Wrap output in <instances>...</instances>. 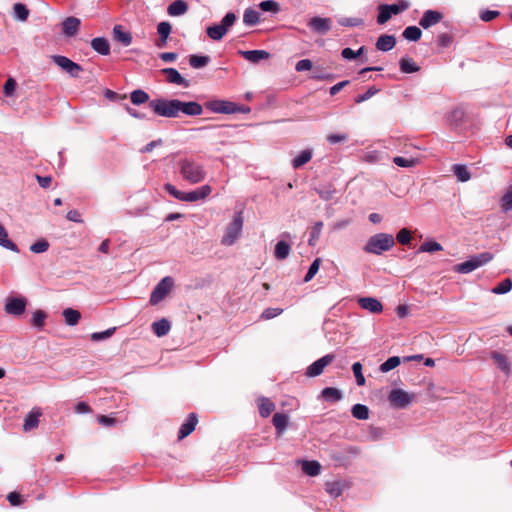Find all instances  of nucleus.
<instances>
[{
    "mask_svg": "<svg viewBox=\"0 0 512 512\" xmlns=\"http://www.w3.org/2000/svg\"><path fill=\"white\" fill-rule=\"evenodd\" d=\"M178 167L182 178L191 184L200 183L206 178L204 165L193 158L181 159Z\"/></svg>",
    "mask_w": 512,
    "mask_h": 512,
    "instance_id": "nucleus-1",
    "label": "nucleus"
},
{
    "mask_svg": "<svg viewBox=\"0 0 512 512\" xmlns=\"http://www.w3.org/2000/svg\"><path fill=\"white\" fill-rule=\"evenodd\" d=\"M395 245L393 235L388 233H377L372 235L363 247L366 253L381 255L389 251Z\"/></svg>",
    "mask_w": 512,
    "mask_h": 512,
    "instance_id": "nucleus-2",
    "label": "nucleus"
},
{
    "mask_svg": "<svg viewBox=\"0 0 512 512\" xmlns=\"http://www.w3.org/2000/svg\"><path fill=\"white\" fill-rule=\"evenodd\" d=\"M152 111L161 117H178V99L157 98L149 101Z\"/></svg>",
    "mask_w": 512,
    "mask_h": 512,
    "instance_id": "nucleus-3",
    "label": "nucleus"
},
{
    "mask_svg": "<svg viewBox=\"0 0 512 512\" xmlns=\"http://www.w3.org/2000/svg\"><path fill=\"white\" fill-rule=\"evenodd\" d=\"M493 259V254L490 252H483L471 256L466 261L454 266V271L460 274H468L472 271L484 266Z\"/></svg>",
    "mask_w": 512,
    "mask_h": 512,
    "instance_id": "nucleus-4",
    "label": "nucleus"
},
{
    "mask_svg": "<svg viewBox=\"0 0 512 512\" xmlns=\"http://www.w3.org/2000/svg\"><path fill=\"white\" fill-rule=\"evenodd\" d=\"M243 223V211L240 210L234 214L232 221L228 224L221 243L226 246L233 245L242 233Z\"/></svg>",
    "mask_w": 512,
    "mask_h": 512,
    "instance_id": "nucleus-5",
    "label": "nucleus"
},
{
    "mask_svg": "<svg viewBox=\"0 0 512 512\" xmlns=\"http://www.w3.org/2000/svg\"><path fill=\"white\" fill-rule=\"evenodd\" d=\"M415 399V394L408 393L407 391L394 388L388 395V401L390 405L395 409L407 408Z\"/></svg>",
    "mask_w": 512,
    "mask_h": 512,
    "instance_id": "nucleus-6",
    "label": "nucleus"
},
{
    "mask_svg": "<svg viewBox=\"0 0 512 512\" xmlns=\"http://www.w3.org/2000/svg\"><path fill=\"white\" fill-rule=\"evenodd\" d=\"M174 285V280L170 276L162 278L154 287L150 295V304L156 305L162 301L171 291Z\"/></svg>",
    "mask_w": 512,
    "mask_h": 512,
    "instance_id": "nucleus-7",
    "label": "nucleus"
},
{
    "mask_svg": "<svg viewBox=\"0 0 512 512\" xmlns=\"http://www.w3.org/2000/svg\"><path fill=\"white\" fill-rule=\"evenodd\" d=\"M52 61L60 67L63 71L69 74L70 77L77 78L83 71V68L78 63L72 61L63 55H52Z\"/></svg>",
    "mask_w": 512,
    "mask_h": 512,
    "instance_id": "nucleus-8",
    "label": "nucleus"
},
{
    "mask_svg": "<svg viewBox=\"0 0 512 512\" xmlns=\"http://www.w3.org/2000/svg\"><path fill=\"white\" fill-rule=\"evenodd\" d=\"M27 306V299L23 296L19 297H8L6 299L4 310L8 315H12L15 317L21 316L24 314Z\"/></svg>",
    "mask_w": 512,
    "mask_h": 512,
    "instance_id": "nucleus-9",
    "label": "nucleus"
},
{
    "mask_svg": "<svg viewBox=\"0 0 512 512\" xmlns=\"http://www.w3.org/2000/svg\"><path fill=\"white\" fill-rule=\"evenodd\" d=\"M205 107L213 113L235 114L234 102L228 100H210L205 103Z\"/></svg>",
    "mask_w": 512,
    "mask_h": 512,
    "instance_id": "nucleus-10",
    "label": "nucleus"
},
{
    "mask_svg": "<svg viewBox=\"0 0 512 512\" xmlns=\"http://www.w3.org/2000/svg\"><path fill=\"white\" fill-rule=\"evenodd\" d=\"M334 359L333 354H327L320 359L313 362L311 365L308 366L306 370V375L308 377H316L322 374L324 368L329 365Z\"/></svg>",
    "mask_w": 512,
    "mask_h": 512,
    "instance_id": "nucleus-11",
    "label": "nucleus"
},
{
    "mask_svg": "<svg viewBox=\"0 0 512 512\" xmlns=\"http://www.w3.org/2000/svg\"><path fill=\"white\" fill-rule=\"evenodd\" d=\"M308 26L316 33L326 34L332 28V21L330 18L316 16L309 20Z\"/></svg>",
    "mask_w": 512,
    "mask_h": 512,
    "instance_id": "nucleus-12",
    "label": "nucleus"
},
{
    "mask_svg": "<svg viewBox=\"0 0 512 512\" xmlns=\"http://www.w3.org/2000/svg\"><path fill=\"white\" fill-rule=\"evenodd\" d=\"M443 19V14L437 10H426L419 20V25L423 29H428L438 24Z\"/></svg>",
    "mask_w": 512,
    "mask_h": 512,
    "instance_id": "nucleus-13",
    "label": "nucleus"
},
{
    "mask_svg": "<svg viewBox=\"0 0 512 512\" xmlns=\"http://www.w3.org/2000/svg\"><path fill=\"white\" fill-rule=\"evenodd\" d=\"M212 192V188L210 185H203L193 191L184 192V202H196L199 200H204L207 198Z\"/></svg>",
    "mask_w": 512,
    "mask_h": 512,
    "instance_id": "nucleus-14",
    "label": "nucleus"
},
{
    "mask_svg": "<svg viewBox=\"0 0 512 512\" xmlns=\"http://www.w3.org/2000/svg\"><path fill=\"white\" fill-rule=\"evenodd\" d=\"M203 112L201 104L195 101L183 102L178 100V116L183 113L188 116H199Z\"/></svg>",
    "mask_w": 512,
    "mask_h": 512,
    "instance_id": "nucleus-15",
    "label": "nucleus"
},
{
    "mask_svg": "<svg viewBox=\"0 0 512 512\" xmlns=\"http://www.w3.org/2000/svg\"><path fill=\"white\" fill-rule=\"evenodd\" d=\"M197 422V415L195 413H190L184 423L180 426L178 439L182 440L190 435L194 431Z\"/></svg>",
    "mask_w": 512,
    "mask_h": 512,
    "instance_id": "nucleus-16",
    "label": "nucleus"
},
{
    "mask_svg": "<svg viewBox=\"0 0 512 512\" xmlns=\"http://www.w3.org/2000/svg\"><path fill=\"white\" fill-rule=\"evenodd\" d=\"M166 75L168 83L177 84L185 88L189 87V82L175 68H164L161 70Z\"/></svg>",
    "mask_w": 512,
    "mask_h": 512,
    "instance_id": "nucleus-17",
    "label": "nucleus"
},
{
    "mask_svg": "<svg viewBox=\"0 0 512 512\" xmlns=\"http://www.w3.org/2000/svg\"><path fill=\"white\" fill-rule=\"evenodd\" d=\"M238 54H240L245 60L251 63H258L270 57L269 52L265 50H240L238 51Z\"/></svg>",
    "mask_w": 512,
    "mask_h": 512,
    "instance_id": "nucleus-18",
    "label": "nucleus"
},
{
    "mask_svg": "<svg viewBox=\"0 0 512 512\" xmlns=\"http://www.w3.org/2000/svg\"><path fill=\"white\" fill-rule=\"evenodd\" d=\"M80 25H81V21L79 18L74 17V16L67 17L62 22L63 33L67 37H72L78 32Z\"/></svg>",
    "mask_w": 512,
    "mask_h": 512,
    "instance_id": "nucleus-19",
    "label": "nucleus"
},
{
    "mask_svg": "<svg viewBox=\"0 0 512 512\" xmlns=\"http://www.w3.org/2000/svg\"><path fill=\"white\" fill-rule=\"evenodd\" d=\"M361 308L372 313H380L383 310L382 303L373 297H362L358 301Z\"/></svg>",
    "mask_w": 512,
    "mask_h": 512,
    "instance_id": "nucleus-20",
    "label": "nucleus"
},
{
    "mask_svg": "<svg viewBox=\"0 0 512 512\" xmlns=\"http://www.w3.org/2000/svg\"><path fill=\"white\" fill-rule=\"evenodd\" d=\"M42 415L40 408H33L25 417L23 429L28 432L36 428L39 424V418Z\"/></svg>",
    "mask_w": 512,
    "mask_h": 512,
    "instance_id": "nucleus-21",
    "label": "nucleus"
},
{
    "mask_svg": "<svg viewBox=\"0 0 512 512\" xmlns=\"http://www.w3.org/2000/svg\"><path fill=\"white\" fill-rule=\"evenodd\" d=\"M92 49L100 55L110 54V43L105 37H96L91 40Z\"/></svg>",
    "mask_w": 512,
    "mask_h": 512,
    "instance_id": "nucleus-22",
    "label": "nucleus"
},
{
    "mask_svg": "<svg viewBox=\"0 0 512 512\" xmlns=\"http://www.w3.org/2000/svg\"><path fill=\"white\" fill-rule=\"evenodd\" d=\"M395 45H396L395 37L392 35H386V34L381 35L375 44L377 50L383 51V52L392 50L395 47Z\"/></svg>",
    "mask_w": 512,
    "mask_h": 512,
    "instance_id": "nucleus-23",
    "label": "nucleus"
},
{
    "mask_svg": "<svg viewBox=\"0 0 512 512\" xmlns=\"http://www.w3.org/2000/svg\"><path fill=\"white\" fill-rule=\"evenodd\" d=\"M114 40L122 43L124 46H129L132 43V35L130 32L125 31L121 25H115L113 28Z\"/></svg>",
    "mask_w": 512,
    "mask_h": 512,
    "instance_id": "nucleus-24",
    "label": "nucleus"
},
{
    "mask_svg": "<svg viewBox=\"0 0 512 512\" xmlns=\"http://www.w3.org/2000/svg\"><path fill=\"white\" fill-rule=\"evenodd\" d=\"M188 9L187 2L184 0H175L168 6L167 12L170 16H181L185 14Z\"/></svg>",
    "mask_w": 512,
    "mask_h": 512,
    "instance_id": "nucleus-25",
    "label": "nucleus"
},
{
    "mask_svg": "<svg viewBox=\"0 0 512 512\" xmlns=\"http://www.w3.org/2000/svg\"><path fill=\"white\" fill-rule=\"evenodd\" d=\"M289 418L284 413H275L272 418V423L278 435H281L287 428Z\"/></svg>",
    "mask_w": 512,
    "mask_h": 512,
    "instance_id": "nucleus-26",
    "label": "nucleus"
},
{
    "mask_svg": "<svg viewBox=\"0 0 512 512\" xmlns=\"http://www.w3.org/2000/svg\"><path fill=\"white\" fill-rule=\"evenodd\" d=\"M0 246L13 251L15 253H19L18 246L8 238V232L5 227L0 223Z\"/></svg>",
    "mask_w": 512,
    "mask_h": 512,
    "instance_id": "nucleus-27",
    "label": "nucleus"
},
{
    "mask_svg": "<svg viewBox=\"0 0 512 512\" xmlns=\"http://www.w3.org/2000/svg\"><path fill=\"white\" fill-rule=\"evenodd\" d=\"M170 328V322L165 318L155 321L152 324V331L158 337H163L167 335L168 332L170 331Z\"/></svg>",
    "mask_w": 512,
    "mask_h": 512,
    "instance_id": "nucleus-28",
    "label": "nucleus"
},
{
    "mask_svg": "<svg viewBox=\"0 0 512 512\" xmlns=\"http://www.w3.org/2000/svg\"><path fill=\"white\" fill-rule=\"evenodd\" d=\"M313 152L312 149L302 150L295 158L292 160V167L294 169H298L308 163L312 158Z\"/></svg>",
    "mask_w": 512,
    "mask_h": 512,
    "instance_id": "nucleus-29",
    "label": "nucleus"
},
{
    "mask_svg": "<svg viewBox=\"0 0 512 512\" xmlns=\"http://www.w3.org/2000/svg\"><path fill=\"white\" fill-rule=\"evenodd\" d=\"M400 71L405 74L415 73L420 70L419 65L409 57H402L399 61Z\"/></svg>",
    "mask_w": 512,
    "mask_h": 512,
    "instance_id": "nucleus-30",
    "label": "nucleus"
},
{
    "mask_svg": "<svg viewBox=\"0 0 512 512\" xmlns=\"http://www.w3.org/2000/svg\"><path fill=\"white\" fill-rule=\"evenodd\" d=\"M259 414L261 417L266 418L268 417L275 409V404L266 397H261L259 399Z\"/></svg>",
    "mask_w": 512,
    "mask_h": 512,
    "instance_id": "nucleus-31",
    "label": "nucleus"
},
{
    "mask_svg": "<svg viewBox=\"0 0 512 512\" xmlns=\"http://www.w3.org/2000/svg\"><path fill=\"white\" fill-rule=\"evenodd\" d=\"M211 61V58L207 55L192 54L189 56V64L194 69H201L207 66Z\"/></svg>",
    "mask_w": 512,
    "mask_h": 512,
    "instance_id": "nucleus-32",
    "label": "nucleus"
},
{
    "mask_svg": "<svg viewBox=\"0 0 512 512\" xmlns=\"http://www.w3.org/2000/svg\"><path fill=\"white\" fill-rule=\"evenodd\" d=\"M291 251V246L285 241H279L275 245L274 256L278 260L286 259Z\"/></svg>",
    "mask_w": 512,
    "mask_h": 512,
    "instance_id": "nucleus-33",
    "label": "nucleus"
},
{
    "mask_svg": "<svg viewBox=\"0 0 512 512\" xmlns=\"http://www.w3.org/2000/svg\"><path fill=\"white\" fill-rule=\"evenodd\" d=\"M452 172L460 182H467L471 178V173L464 164H454L452 166Z\"/></svg>",
    "mask_w": 512,
    "mask_h": 512,
    "instance_id": "nucleus-34",
    "label": "nucleus"
},
{
    "mask_svg": "<svg viewBox=\"0 0 512 512\" xmlns=\"http://www.w3.org/2000/svg\"><path fill=\"white\" fill-rule=\"evenodd\" d=\"M302 471L308 476H317L321 471V465L318 461L305 460L302 462Z\"/></svg>",
    "mask_w": 512,
    "mask_h": 512,
    "instance_id": "nucleus-35",
    "label": "nucleus"
},
{
    "mask_svg": "<svg viewBox=\"0 0 512 512\" xmlns=\"http://www.w3.org/2000/svg\"><path fill=\"white\" fill-rule=\"evenodd\" d=\"M466 113L462 107L454 108L448 115V121L450 124L458 126L465 120Z\"/></svg>",
    "mask_w": 512,
    "mask_h": 512,
    "instance_id": "nucleus-36",
    "label": "nucleus"
},
{
    "mask_svg": "<svg viewBox=\"0 0 512 512\" xmlns=\"http://www.w3.org/2000/svg\"><path fill=\"white\" fill-rule=\"evenodd\" d=\"M260 20V13L253 9V8H247L244 11L243 14V23L247 26H254L259 23Z\"/></svg>",
    "mask_w": 512,
    "mask_h": 512,
    "instance_id": "nucleus-37",
    "label": "nucleus"
},
{
    "mask_svg": "<svg viewBox=\"0 0 512 512\" xmlns=\"http://www.w3.org/2000/svg\"><path fill=\"white\" fill-rule=\"evenodd\" d=\"M321 395L328 402H337L342 399V392L334 387L324 388Z\"/></svg>",
    "mask_w": 512,
    "mask_h": 512,
    "instance_id": "nucleus-38",
    "label": "nucleus"
},
{
    "mask_svg": "<svg viewBox=\"0 0 512 512\" xmlns=\"http://www.w3.org/2000/svg\"><path fill=\"white\" fill-rule=\"evenodd\" d=\"M206 32L207 35L215 41L221 40L227 33L226 29H224V27H222L220 24L209 26Z\"/></svg>",
    "mask_w": 512,
    "mask_h": 512,
    "instance_id": "nucleus-39",
    "label": "nucleus"
},
{
    "mask_svg": "<svg viewBox=\"0 0 512 512\" xmlns=\"http://www.w3.org/2000/svg\"><path fill=\"white\" fill-rule=\"evenodd\" d=\"M491 358L501 371L508 372L510 370V365L505 355L495 351L491 354Z\"/></svg>",
    "mask_w": 512,
    "mask_h": 512,
    "instance_id": "nucleus-40",
    "label": "nucleus"
},
{
    "mask_svg": "<svg viewBox=\"0 0 512 512\" xmlns=\"http://www.w3.org/2000/svg\"><path fill=\"white\" fill-rule=\"evenodd\" d=\"M63 316H64L66 324L69 326L76 325L81 318L80 312L78 310H75L72 308L65 309L63 311Z\"/></svg>",
    "mask_w": 512,
    "mask_h": 512,
    "instance_id": "nucleus-41",
    "label": "nucleus"
},
{
    "mask_svg": "<svg viewBox=\"0 0 512 512\" xmlns=\"http://www.w3.org/2000/svg\"><path fill=\"white\" fill-rule=\"evenodd\" d=\"M130 99H131V102L134 105H141V104H144L146 102L149 103V95H148V93L145 92L144 90H141V89H137V90L132 91L131 94H130Z\"/></svg>",
    "mask_w": 512,
    "mask_h": 512,
    "instance_id": "nucleus-42",
    "label": "nucleus"
},
{
    "mask_svg": "<svg viewBox=\"0 0 512 512\" xmlns=\"http://www.w3.org/2000/svg\"><path fill=\"white\" fill-rule=\"evenodd\" d=\"M402 35L408 41H418L422 36V31L417 26H408Z\"/></svg>",
    "mask_w": 512,
    "mask_h": 512,
    "instance_id": "nucleus-43",
    "label": "nucleus"
},
{
    "mask_svg": "<svg viewBox=\"0 0 512 512\" xmlns=\"http://www.w3.org/2000/svg\"><path fill=\"white\" fill-rule=\"evenodd\" d=\"M409 6L410 3L407 0H399L398 3L395 4H386L387 10H389L391 16L406 11Z\"/></svg>",
    "mask_w": 512,
    "mask_h": 512,
    "instance_id": "nucleus-44",
    "label": "nucleus"
},
{
    "mask_svg": "<svg viewBox=\"0 0 512 512\" xmlns=\"http://www.w3.org/2000/svg\"><path fill=\"white\" fill-rule=\"evenodd\" d=\"M352 416L359 420H366L369 418V409L366 405L355 404L351 410Z\"/></svg>",
    "mask_w": 512,
    "mask_h": 512,
    "instance_id": "nucleus-45",
    "label": "nucleus"
},
{
    "mask_svg": "<svg viewBox=\"0 0 512 512\" xmlns=\"http://www.w3.org/2000/svg\"><path fill=\"white\" fill-rule=\"evenodd\" d=\"M344 489V484L339 481L327 482L326 483V491L328 494L334 498L339 497Z\"/></svg>",
    "mask_w": 512,
    "mask_h": 512,
    "instance_id": "nucleus-46",
    "label": "nucleus"
},
{
    "mask_svg": "<svg viewBox=\"0 0 512 512\" xmlns=\"http://www.w3.org/2000/svg\"><path fill=\"white\" fill-rule=\"evenodd\" d=\"M171 24L169 22L163 21L160 22L157 26V32L159 35V40L163 42V44L167 43V39L171 33Z\"/></svg>",
    "mask_w": 512,
    "mask_h": 512,
    "instance_id": "nucleus-47",
    "label": "nucleus"
},
{
    "mask_svg": "<svg viewBox=\"0 0 512 512\" xmlns=\"http://www.w3.org/2000/svg\"><path fill=\"white\" fill-rule=\"evenodd\" d=\"M322 228H323V222L322 221H318V222H316L313 225V227L311 229V232H310L309 239H308V245L309 246H315L316 245V243L318 242V240L320 238Z\"/></svg>",
    "mask_w": 512,
    "mask_h": 512,
    "instance_id": "nucleus-48",
    "label": "nucleus"
},
{
    "mask_svg": "<svg viewBox=\"0 0 512 512\" xmlns=\"http://www.w3.org/2000/svg\"><path fill=\"white\" fill-rule=\"evenodd\" d=\"M47 313L43 310H36L32 314L31 324L38 329H42L45 325Z\"/></svg>",
    "mask_w": 512,
    "mask_h": 512,
    "instance_id": "nucleus-49",
    "label": "nucleus"
},
{
    "mask_svg": "<svg viewBox=\"0 0 512 512\" xmlns=\"http://www.w3.org/2000/svg\"><path fill=\"white\" fill-rule=\"evenodd\" d=\"M400 363H401L400 357L392 356V357H389L385 362H383L380 365L379 370L382 373H387V372L393 370L394 368L398 367L400 365Z\"/></svg>",
    "mask_w": 512,
    "mask_h": 512,
    "instance_id": "nucleus-50",
    "label": "nucleus"
},
{
    "mask_svg": "<svg viewBox=\"0 0 512 512\" xmlns=\"http://www.w3.org/2000/svg\"><path fill=\"white\" fill-rule=\"evenodd\" d=\"M14 17L19 21H26L29 16L28 8L22 3H16L13 6Z\"/></svg>",
    "mask_w": 512,
    "mask_h": 512,
    "instance_id": "nucleus-51",
    "label": "nucleus"
},
{
    "mask_svg": "<svg viewBox=\"0 0 512 512\" xmlns=\"http://www.w3.org/2000/svg\"><path fill=\"white\" fill-rule=\"evenodd\" d=\"M512 289V280L510 278H506L502 280L499 284H497L494 288H492V293L494 294H505Z\"/></svg>",
    "mask_w": 512,
    "mask_h": 512,
    "instance_id": "nucleus-52",
    "label": "nucleus"
},
{
    "mask_svg": "<svg viewBox=\"0 0 512 512\" xmlns=\"http://www.w3.org/2000/svg\"><path fill=\"white\" fill-rule=\"evenodd\" d=\"M442 249H443V247L441 246L440 243L430 240V241H425L424 243H422L421 246L419 247L418 252L433 253L436 251H441Z\"/></svg>",
    "mask_w": 512,
    "mask_h": 512,
    "instance_id": "nucleus-53",
    "label": "nucleus"
},
{
    "mask_svg": "<svg viewBox=\"0 0 512 512\" xmlns=\"http://www.w3.org/2000/svg\"><path fill=\"white\" fill-rule=\"evenodd\" d=\"M259 8L264 12L278 13L280 11V5L274 0H265L259 4Z\"/></svg>",
    "mask_w": 512,
    "mask_h": 512,
    "instance_id": "nucleus-54",
    "label": "nucleus"
},
{
    "mask_svg": "<svg viewBox=\"0 0 512 512\" xmlns=\"http://www.w3.org/2000/svg\"><path fill=\"white\" fill-rule=\"evenodd\" d=\"M393 163L399 167L410 168L416 165L417 160L414 158L396 156L393 158Z\"/></svg>",
    "mask_w": 512,
    "mask_h": 512,
    "instance_id": "nucleus-55",
    "label": "nucleus"
},
{
    "mask_svg": "<svg viewBox=\"0 0 512 512\" xmlns=\"http://www.w3.org/2000/svg\"><path fill=\"white\" fill-rule=\"evenodd\" d=\"M49 249V243L45 239H40L30 246V251L35 254L44 253Z\"/></svg>",
    "mask_w": 512,
    "mask_h": 512,
    "instance_id": "nucleus-56",
    "label": "nucleus"
},
{
    "mask_svg": "<svg viewBox=\"0 0 512 512\" xmlns=\"http://www.w3.org/2000/svg\"><path fill=\"white\" fill-rule=\"evenodd\" d=\"M392 16L390 15L389 10H387L386 4H381L378 6V16L377 23L380 25L385 24Z\"/></svg>",
    "mask_w": 512,
    "mask_h": 512,
    "instance_id": "nucleus-57",
    "label": "nucleus"
},
{
    "mask_svg": "<svg viewBox=\"0 0 512 512\" xmlns=\"http://www.w3.org/2000/svg\"><path fill=\"white\" fill-rule=\"evenodd\" d=\"M411 231L407 228H402L396 235V240L402 245H408L411 242Z\"/></svg>",
    "mask_w": 512,
    "mask_h": 512,
    "instance_id": "nucleus-58",
    "label": "nucleus"
},
{
    "mask_svg": "<svg viewBox=\"0 0 512 512\" xmlns=\"http://www.w3.org/2000/svg\"><path fill=\"white\" fill-rule=\"evenodd\" d=\"M352 371L356 378V383L358 386H363L365 384V377L362 373V364L360 362H355L352 365Z\"/></svg>",
    "mask_w": 512,
    "mask_h": 512,
    "instance_id": "nucleus-59",
    "label": "nucleus"
},
{
    "mask_svg": "<svg viewBox=\"0 0 512 512\" xmlns=\"http://www.w3.org/2000/svg\"><path fill=\"white\" fill-rule=\"evenodd\" d=\"M379 91L380 90L378 88H376L375 86H372V87L368 88V90L365 93L357 95L354 98V101L357 104L362 103L364 101H367L368 99H370L374 95H376Z\"/></svg>",
    "mask_w": 512,
    "mask_h": 512,
    "instance_id": "nucleus-60",
    "label": "nucleus"
},
{
    "mask_svg": "<svg viewBox=\"0 0 512 512\" xmlns=\"http://www.w3.org/2000/svg\"><path fill=\"white\" fill-rule=\"evenodd\" d=\"M320 264H321V259L320 258H316L310 265L305 277H304V282H309L310 280H312V278L316 275V273L318 272L319 270V267H320Z\"/></svg>",
    "mask_w": 512,
    "mask_h": 512,
    "instance_id": "nucleus-61",
    "label": "nucleus"
},
{
    "mask_svg": "<svg viewBox=\"0 0 512 512\" xmlns=\"http://www.w3.org/2000/svg\"><path fill=\"white\" fill-rule=\"evenodd\" d=\"M116 331V328H109L102 332H94L91 334L92 341H101L110 338Z\"/></svg>",
    "mask_w": 512,
    "mask_h": 512,
    "instance_id": "nucleus-62",
    "label": "nucleus"
},
{
    "mask_svg": "<svg viewBox=\"0 0 512 512\" xmlns=\"http://www.w3.org/2000/svg\"><path fill=\"white\" fill-rule=\"evenodd\" d=\"M236 19L237 17L235 13L228 12L221 20L220 25L224 27V29H226V31L228 32V30L234 25Z\"/></svg>",
    "mask_w": 512,
    "mask_h": 512,
    "instance_id": "nucleus-63",
    "label": "nucleus"
},
{
    "mask_svg": "<svg viewBox=\"0 0 512 512\" xmlns=\"http://www.w3.org/2000/svg\"><path fill=\"white\" fill-rule=\"evenodd\" d=\"M501 208L504 212H508L512 209V191H508L502 196Z\"/></svg>",
    "mask_w": 512,
    "mask_h": 512,
    "instance_id": "nucleus-64",
    "label": "nucleus"
}]
</instances>
